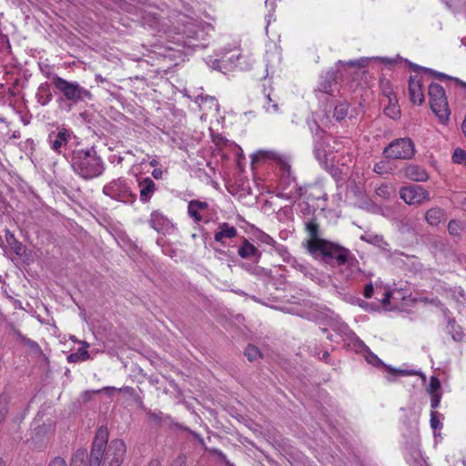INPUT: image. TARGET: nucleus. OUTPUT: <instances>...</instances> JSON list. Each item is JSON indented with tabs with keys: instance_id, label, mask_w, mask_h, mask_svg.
Here are the masks:
<instances>
[{
	"instance_id": "nucleus-1",
	"label": "nucleus",
	"mask_w": 466,
	"mask_h": 466,
	"mask_svg": "<svg viewBox=\"0 0 466 466\" xmlns=\"http://www.w3.org/2000/svg\"><path fill=\"white\" fill-rule=\"evenodd\" d=\"M108 441V431L106 427H100L94 438L90 455L86 450L78 449L71 458L70 466H121L126 456L127 448L122 440H113L106 448ZM47 466H67L61 457H55Z\"/></svg>"
},
{
	"instance_id": "nucleus-2",
	"label": "nucleus",
	"mask_w": 466,
	"mask_h": 466,
	"mask_svg": "<svg viewBox=\"0 0 466 466\" xmlns=\"http://www.w3.org/2000/svg\"><path fill=\"white\" fill-rule=\"evenodd\" d=\"M69 162L74 173L85 180L98 177L105 171L104 161L94 147L73 150Z\"/></svg>"
},
{
	"instance_id": "nucleus-3",
	"label": "nucleus",
	"mask_w": 466,
	"mask_h": 466,
	"mask_svg": "<svg viewBox=\"0 0 466 466\" xmlns=\"http://www.w3.org/2000/svg\"><path fill=\"white\" fill-rule=\"evenodd\" d=\"M314 258H320L323 262L338 267L345 265L348 248L326 240L319 243H312L311 252Z\"/></svg>"
},
{
	"instance_id": "nucleus-4",
	"label": "nucleus",
	"mask_w": 466,
	"mask_h": 466,
	"mask_svg": "<svg viewBox=\"0 0 466 466\" xmlns=\"http://www.w3.org/2000/svg\"><path fill=\"white\" fill-rule=\"evenodd\" d=\"M56 90L62 95V98L76 105L86 99H92V94L87 89L81 86L77 82L67 81L57 75L51 78Z\"/></svg>"
},
{
	"instance_id": "nucleus-5",
	"label": "nucleus",
	"mask_w": 466,
	"mask_h": 466,
	"mask_svg": "<svg viewBox=\"0 0 466 466\" xmlns=\"http://www.w3.org/2000/svg\"><path fill=\"white\" fill-rule=\"evenodd\" d=\"M428 95L432 112L441 124H447L451 111L443 87L437 83H431L429 86Z\"/></svg>"
},
{
	"instance_id": "nucleus-6",
	"label": "nucleus",
	"mask_w": 466,
	"mask_h": 466,
	"mask_svg": "<svg viewBox=\"0 0 466 466\" xmlns=\"http://www.w3.org/2000/svg\"><path fill=\"white\" fill-rule=\"evenodd\" d=\"M415 145L410 137L392 140L383 150V155L390 159H411L415 155Z\"/></svg>"
},
{
	"instance_id": "nucleus-7",
	"label": "nucleus",
	"mask_w": 466,
	"mask_h": 466,
	"mask_svg": "<svg viewBox=\"0 0 466 466\" xmlns=\"http://www.w3.org/2000/svg\"><path fill=\"white\" fill-rule=\"evenodd\" d=\"M103 193L113 199L124 203H133L136 200L134 194L125 179H114L103 187Z\"/></svg>"
},
{
	"instance_id": "nucleus-8",
	"label": "nucleus",
	"mask_w": 466,
	"mask_h": 466,
	"mask_svg": "<svg viewBox=\"0 0 466 466\" xmlns=\"http://www.w3.org/2000/svg\"><path fill=\"white\" fill-rule=\"evenodd\" d=\"M400 197L408 205H420L431 199L429 192L417 185L401 187Z\"/></svg>"
},
{
	"instance_id": "nucleus-9",
	"label": "nucleus",
	"mask_w": 466,
	"mask_h": 466,
	"mask_svg": "<svg viewBox=\"0 0 466 466\" xmlns=\"http://www.w3.org/2000/svg\"><path fill=\"white\" fill-rule=\"evenodd\" d=\"M258 154L264 159H272L277 162L281 172V179L287 185L295 181V177L291 176V167L289 164V157L288 156H282L274 151H259Z\"/></svg>"
},
{
	"instance_id": "nucleus-10",
	"label": "nucleus",
	"mask_w": 466,
	"mask_h": 466,
	"mask_svg": "<svg viewBox=\"0 0 466 466\" xmlns=\"http://www.w3.org/2000/svg\"><path fill=\"white\" fill-rule=\"evenodd\" d=\"M71 138V131L62 127L57 132H51L48 135V143L52 150L57 154L62 153V148Z\"/></svg>"
},
{
	"instance_id": "nucleus-11",
	"label": "nucleus",
	"mask_w": 466,
	"mask_h": 466,
	"mask_svg": "<svg viewBox=\"0 0 466 466\" xmlns=\"http://www.w3.org/2000/svg\"><path fill=\"white\" fill-rule=\"evenodd\" d=\"M305 229L309 236L305 242V247L309 253H310L312 243L324 242L326 239L320 238V227L316 218L308 220L305 223Z\"/></svg>"
},
{
	"instance_id": "nucleus-12",
	"label": "nucleus",
	"mask_w": 466,
	"mask_h": 466,
	"mask_svg": "<svg viewBox=\"0 0 466 466\" xmlns=\"http://www.w3.org/2000/svg\"><path fill=\"white\" fill-rule=\"evenodd\" d=\"M139 198L143 203H147L157 191V186L150 177H138Z\"/></svg>"
},
{
	"instance_id": "nucleus-13",
	"label": "nucleus",
	"mask_w": 466,
	"mask_h": 466,
	"mask_svg": "<svg viewBox=\"0 0 466 466\" xmlns=\"http://www.w3.org/2000/svg\"><path fill=\"white\" fill-rule=\"evenodd\" d=\"M403 173L406 178L416 181L425 182L429 179V174L426 169L416 164H408L403 168Z\"/></svg>"
},
{
	"instance_id": "nucleus-14",
	"label": "nucleus",
	"mask_w": 466,
	"mask_h": 466,
	"mask_svg": "<svg viewBox=\"0 0 466 466\" xmlns=\"http://www.w3.org/2000/svg\"><path fill=\"white\" fill-rule=\"evenodd\" d=\"M409 95L413 104L420 105L424 101L421 83L417 76H410L409 81Z\"/></svg>"
},
{
	"instance_id": "nucleus-15",
	"label": "nucleus",
	"mask_w": 466,
	"mask_h": 466,
	"mask_svg": "<svg viewBox=\"0 0 466 466\" xmlns=\"http://www.w3.org/2000/svg\"><path fill=\"white\" fill-rule=\"evenodd\" d=\"M238 231L235 227L230 226L227 222L218 225V230L214 235V239L217 242L224 243L226 238L231 239L237 237Z\"/></svg>"
},
{
	"instance_id": "nucleus-16",
	"label": "nucleus",
	"mask_w": 466,
	"mask_h": 466,
	"mask_svg": "<svg viewBox=\"0 0 466 466\" xmlns=\"http://www.w3.org/2000/svg\"><path fill=\"white\" fill-rule=\"evenodd\" d=\"M208 205L207 202L199 201V200H191L187 205V212L190 218L194 219L195 222H200L202 220V217L199 214L200 210L208 209Z\"/></svg>"
},
{
	"instance_id": "nucleus-17",
	"label": "nucleus",
	"mask_w": 466,
	"mask_h": 466,
	"mask_svg": "<svg viewBox=\"0 0 466 466\" xmlns=\"http://www.w3.org/2000/svg\"><path fill=\"white\" fill-rule=\"evenodd\" d=\"M425 219L431 226H438L445 220V211L441 208H431L425 214Z\"/></svg>"
},
{
	"instance_id": "nucleus-18",
	"label": "nucleus",
	"mask_w": 466,
	"mask_h": 466,
	"mask_svg": "<svg viewBox=\"0 0 466 466\" xmlns=\"http://www.w3.org/2000/svg\"><path fill=\"white\" fill-rule=\"evenodd\" d=\"M52 97L53 96L48 83L46 82L41 84L38 86L37 92L35 94L37 103H39L41 106H46L52 100Z\"/></svg>"
},
{
	"instance_id": "nucleus-19",
	"label": "nucleus",
	"mask_w": 466,
	"mask_h": 466,
	"mask_svg": "<svg viewBox=\"0 0 466 466\" xmlns=\"http://www.w3.org/2000/svg\"><path fill=\"white\" fill-rule=\"evenodd\" d=\"M446 330L451 336L454 341L461 342L463 340V329L460 325L457 324L454 319H449Z\"/></svg>"
},
{
	"instance_id": "nucleus-20",
	"label": "nucleus",
	"mask_w": 466,
	"mask_h": 466,
	"mask_svg": "<svg viewBox=\"0 0 466 466\" xmlns=\"http://www.w3.org/2000/svg\"><path fill=\"white\" fill-rule=\"evenodd\" d=\"M188 46L195 47L198 46V40L203 38L204 31L195 24L188 25Z\"/></svg>"
},
{
	"instance_id": "nucleus-21",
	"label": "nucleus",
	"mask_w": 466,
	"mask_h": 466,
	"mask_svg": "<svg viewBox=\"0 0 466 466\" xmlns=\"http://www.w3.org/2000/svg\"><path fill=\"white\" fill-rule=\"evenodd\" d=\"M238 253L242 258H251L260 255L258 248L246 238H244Z\"/></svg>"
},
{
	"instance_id": "nucleus-22",
	"label": "nucleus",
	"mask_w": 466,
	"mask_h": 466,
	"mask_svg": "<svg viewBox=\"0 0 466 466\" xmlns=\"http://www.w3.org/2000/svg\"><path fill=\"white\" fill-rule=\"evenodd\" d=\"M149 224L152 228L160 232L167 226L168 220L160 212L154 211L151 214Z\"/></svg>"
},
{
	"instance_id": "nucleus-23",
	"label": "nucleus",
	"mask_w": 466,
	"mask_h": 466,
	"mask_svg": "<svg viewBox=\"0 0 466 466\" xmlns=\"http://www.w3.org/2000/svg\"><path fill=\"white\" fill-rule=\"evenodd\" d=\"M5 239L7 244L16 255L21 256L25 252V246L19 242L15 238V235L8 229H5Z\"/></svg>"
},
{
	"instance_id": "nucleus-24",
	"label": "nucleus",
	"mask_w": 466,
	"mask_h": 466,
	"mask_svg": "<svg viewBox=\"0 0 466 466\" xmlns=\"http://www.w3.org/2000/svg\"><path fill=\"white\" fill-rule=\"evenodd\" d=\"M366 360L369 363H370L371 365L373 366H383L387 369H389L390 370L397 373V374H400V375H410L411 374V372L408 371V370H392V369H390L389 367H387L382 361L381 360H380L378 358L377 355H375L374 353L372 352H368L367 356H366Z\"/></svg>"
},
{
	"instance_id": "nucleus-25",
	"label": "nucleus",
	"mask_w": 466,
	"mask_h": 466,
	"mask_svg": "<svg viewBox=\"0 0 466 466\" xmlns=\"http://www.w3.org/2000/svg\"><path fill=\"white\" fill-rule=\"evenodd\" d=\"M90 358L88 351L86 349H78L76 352H73L67 356L69 363H76L78 361L87 360Z\"/></svg>"
},
{
	"instance_id": "nucleus-26",
	"label": "nucleus",
	"mask_w": 466,
	"mask_h": 466,
	"mask_svg": "<svg viewBox=\"0 0 466 466\" xmlns=\"http://www.w3.org/2000/svg\"><path fill=\"white\" fill-rule=\"evenodd\" d=\"M335 81L334 73H328L323 81L319 84L318 89L326 94L331 92L333 82Z\"/></svg>"
},
{
	"instance_id": "nucleus-27",
	"label": "nucleus",
	"mask_w": 466,
	"mask_h": 466,
	"mask_svg": "<svg viewBox=\"0 0 466 466\" xmlns=\"http://www.w3.org/2000/svg\"><path fill=\"white\" fill-rule=\"evenodd\" d=\"M349 106H350L347 102L339 103L338 105L335 106L333 116L338 121L344 119L348 115Z\"/></svg>"
},
{
	"instance_id": "nucleus-28",
	"label": "nucleus",
	"mask_w": 466,
	"mask_h": 466,
	"mask_svg": "<svg viewBox=\"0 0 466 466\" xmlns=\"http://www.w3.org/2000/svg\"><path fill=\"white\" fill-rule=\"evenodd\" d=\"M314 155L321 165H327V151L321 143H316L314 147Z\"/></svg>"
},
{
	"instance_id": "nucleus-29",
	"label": "nucleus",
	"mask_w": 466,
	"mask_h": 466,
	"mask_svg": "<svg viewBox=\"0 0 466 466\" xmlns=\"http://www.w3.org/2000/svg\"><path fill=\"white\" fill-rule=\"evenodd\" d=\"M244 354L249 361H254L257 359L262 357V354L258 348L254 345H248L246 348Z\"/></svg>"
},
{
	"instance_id": "nucleus-30",
	"label": "nucleus",
	"mask_w": 466,
	"mask_h": 466,
	"mask_svg": "<svg viewBox=\"0 0 466 466\" xmlns=\"http://www.w3.org/2000/svg\"><path fill=\"white\" fill-rule=\"evenodd\" d=\"M21 340L24 343V345L26 346L35 355L43 354V351L37 342L25 337H22Z\"/></svg>"
},
{
	"instance_id": "nucleus-31",
	"label": "nucleus",
	"mask_w": 466,
	"mask_h": 466,
	"mask_svg": "<svg viewBox=\"0 0 466 466\" xmlns=\"http://www.w3.org/2000/svg\"><path fill=\"white\" fill-rule=\"evenodd\" d=\"M345 265H347L352 271H360L358 259L349 249L348 254L346 255Z\"/></svg>"
},
{
	"instance_id": "nucleus-32",
	"label": "nucleus",
	"mask_w": 466,
	"mask_h": 466,
	"mask_svg": "<svg viewBox=\"0 0 466 466\" xmlns=\"http://www.w3.org/2000/svg\"><path fill=\"white\" fill-rule=\"evenodd\" d=\"M452 161L457 164H466V152L461 148H456L452 155Z\"/></svg>"
},
{
	"instance_id": "nucleus-33",
	"label": "nucleus",
	"mask_w": 466,
	"mask_h": 466,
	"mask_svg": "<svg viewBox=\"0 0 466 466\" xmlns=\"http://www.w3.org/2000/svg\"><path fill=\"white\" fill-rule=\"evenodd\" d=\"M449 233L452 236H458L462 230L461 224L458 221L451 220L448 225Z\"/></svg>"
},
{
	"instance_id": "nucleus-34",
	"label": "nucleus",
	"mask_w": 466,
	"mask_h": 466,
	"mask_svg": "<svg viewBox=\"0 0 466 466\" xmlns=\"http://www.w3.org/2000/svg\"><path fill=\"white\" fill-rule=\"evenodd\" d=\"M441 388V382L437 377H431L430 380V384L428 388V391L431 394L437 393L436 391Z\"/></svg>"
},
{
	"instance_id": "nucleus-35",
	"label": "nucleus",
	"mask_w": 466,
	"mask_h": 466,
	"mask_svg": "<svg viewBox=\"0 0 466 466\" xmlns=\"http://www.w3.org/2000/svg\"><path fill=\"white\" fill-rule=\"evenodd\" d=\"M206 451L213 455H216L224 464H226L227 461H229L227 459V456L218 449L206 447Z\"/></svg>"
},
{
	"instance_id": "nucleus-36",
	"label": "nucleus",
	"mask_w": 466,
	"mask_h": 466,
	"mask_svg": "<svg viewBox=\"0 0 466 466\" xmlns=\"http://www.w3.org/2000/svg\"><path fill=\"white\" fill-rule=\"evenodd\" d=\"M414 70H425V71H429L430 73H431L432 75H434L435 76H437L439 79H453L452 77L443 74V73H439V72H435L431 69H427V68H422L421 66H416L415 67H413Z\"/></svg>"
},
{
	"instance_id": "nucleus-37",
	"label": "nucleus",
	"mask_w": 466,
	"mask_h": 466,
	"mask_svg": "<svg viewBox=\"0 0 466 466\" xmlns=\"http://www.w3.org/2000/svg\"><path fill=\"white\" fill-rule=\"evenodd\" d=\"M374 172L378 174H384L387 172V163L385 161H380L374 165L373 168Z\"/></svg>"
},
{
	"instance_id": "nucleus-38",
	"label": "nucleus",
	"mask_w": 466,
	"mask_h": 466,
	"mask_svg": "<svg viewBox=\"0 0 466 466\" xmlns=\"http://www.w3.org/2000/svg\"><path fill=\"white\" fill-rule=\"evenodd\" d=\"M431 395V409L434 410L440 405L441 396L440 393H433Z\"/></svg>"
},
{
	"instance_id": "nucleus-39",
	"label": "nucleus",
	"mask_w": 466,
	"mask_h": 466,
	"mask_svg": "<svg viewBox=\"0 0 466 466\" xmlns=\"http://www.w3.org/2000/svg\"><path fill=\"white\" fill-rule=\"evenodd\" d=\"M431 426L432 429H438L441 427V422L437 418V413L435 411H431Z\"/></svg>"
},
{
	"instance_id": "nucleus-40",
	"label": "nucleus",
	"mask_w": 466,
	"mask_h": 466,
	"mask_svg": "<svg viewBox=\"0 0 466 466\" xmlns=\"http://www.w3.org/2000/svg\"><path fill=\"white\" fill-rule=\"evenodd\" d=\"M384 250L387 253V258H391L393 260L398 259L400 256H404L403 252H400V251H398V250H395L393 252H391L390 250H388L386 248Z\"/></svg>"
},
{
	"instance_id": "nucleus-41",
	"label": "nucleus",
	"mask_w": 466,
	"mask_h": 466,
	"mask_svg": "<svg viewBox=\"0 0 466 466\" xmlns=\"http://www.w3.org/2000/svg\"><path fill=\"white\" fill-rule=\"evenodd\" d=\"M377 195L385 198H389L390 191L388 186H381L377 189Z\"/></svg>"
},
{
	"instance_id": "nucleus-42",
	"label": "nucleus",
	"mask_w": 466,
	"mask_h": 466,
	"mask_svg": "<svg viewBox=\"0 0 466 466\" xmlns=\"http://www.w3.org/2000/svg\"><path fill=\"white\" fill-rule=\"evenodd\" d=\"M374 292V289L371 283L367 284L364 287L363 296L367 299H370L372 297Z\"/></svg>"
},
{
	"instance_id": "nucleus-43",
	"label": "nucleus",
	"mask_w": 466,
	"mask_h": 466,
	"mask_svg": "<svg viewBox=\"0 0 466 466\" xmlns=\"http://www.w3.org/2000/svg\"><path fill=\"white\" fill-rule=\"evenodd\" d=\"M384 112L387 116H390L391 118H395L399 115V110H397L395 106L386 107L384 109Z\"/></svg>"
},
{
	"instance_id": "nucleus-44",
	"label": "nucleus",
	"mask_w": 466,
	"mask_h": 466,
	"mask_svg": "<svg viewBox=\"0 0 466 466\" xmlns=\"http://www.w3.org/2000/svg\"><path fill=\"white\" fill-rule=\"evenodd\" d=\"M162 412H148V416L151 420H155L157 423H161L162 421Z\"/></svg>"
},
{
	"instance_id": "nucleus-45",
	"label": "nucleus",
	"mask_w": 466,
	"mask_h": 466,
	"mask_svg": "<svg viewBox=\"0 0 466 466\" xmlns=\"http://www.w3.org/2000/svg\"><path fill=\"white\" fill-rule=\"evenodd\" d=\"M179 428L183 429L184 431H189L198 441L199 444L202 445L206 449L205 441L199 434H198L197 432H194L192 431H189L187 428H183L181 426H179Z\"/></svg>"
},
{
	"instance_id": "nucleus-46",
	"label": "nucleus",
	"mask_w": 466,
	"mask_h": 466,
	"mask_svg": "<svg viewBox=\"0 0 466 466\" xmlns=\"http://www.w3.org/2000/svg\"><path fill=\"white\" fill-rule=\"evenodd\" d=\"M179 428L183 429L184 431H189L198 441L199 444L202 445L206 449L205 441L199 434H198L197 432H194L192 431H189L187 428H183L181 426H179Z\"/></svg>"
},
{
	"instance_id": "nucleus-47",
	"label": "nucleus",
	"mask_w": 466,
	"mask_h": 466,
	"mask_svg": "<svg viewBox=\"0 0 466 466\" xmlns=\"http://www.w3.org/2000/svg\"><path fill=\"white\" fill-rule=\"evenodd\" d=\"M179 428L183 429L184 431H189L198 441L199 444L202 445L206 449L205 441L199 434H198L197 432H194L192 431H189L187 428H183L181 426H179Z\"/></svg>"
},
{
	"instance_id": "nucleus-48",
	"label": "nucleus",
	"mask_w": 466,
	"mask_h": 466,
	"mask_svg": "<svg viewBox=\"0 0 466 466\" xmlns=\"http://www.w3.org/2000/svg\"><path fill=\"white\" fill-rule=\"evenodd\" d=\"M179 428L183 429L184 431H189L198 441L199 444L202 445L206 449L205 441L199 434H198L197 432H194L192 431H189L187 428H183L181 426H179Z\"/></svg>"
},
{
	"instance_id": "nucleus-49",
	"label": "nucleus",
	"mask_w": 466,
	"mask_h": 466,
	"mask_svg": "<svg viewBox=\"0 0 466 466\" xmlns=\"http://www.w3.org/2000/svg\"><path fill=\"white\" fill-rule=\"evenodd\" d=\"M6 411V403L4 400L0 399V420L5 417Z\"/></svg>"
},
{
	"instance_id": "nucleus-50",
	"label": "nucleus",
	"mask_w": 466,
	"mask_h": 466,
	"mask_svg": "<svg viewBox=\"0 0 466 466\" xmlns=\"http://www.w3.org/2000/svg\"><path fill=\"white\" fill-rule=\"evenodd\" d=\"M313 128L316 129V134L315 136H319V138L322 137V134H323V130L320 129L319 126L318 125V123L316 121H313L311 126H310V129L313 131Z\"/></svg>"
},
{
	"instance_id": "nucleus-51",
	"label": "nucleus",
	"mask_w": 466,
	"mask_h": 466,
	"mask_svg": "<svg viewBox=\"0 0 466 466\" xmlns=\"http://www.w3.org/2000/svg\"><path fill=\"white\" fill-rule=\"evenodd\" d=\"M347 65H349L350 66L361 67V66H364V60L360 59V60H356V61H349L347 63Z\"/></svg>"
},
{
	"instance_id": "nucleus-52",
	"label": "nucleus",
	"mask_w": 466,
	"mask_h": 466,
	"mask_svg": "<svg viewBox=\"0 0 466 466\" xmlns=\"http://www.w3.org/2000/svg\"><path fill=\"white\" fill-rule=\"evenodd\" d=\"M163 171L160 168H155L152 171V177L156 179L162 178Z\"/></svg>"
},
{
	"instance_id": "nucleus-53",
	"label": "nucleus",
	"mask_w": 466,
	"mask_h": 466,
	"mask_svg": "<svg viewBox=\"0 0 466 466\" xmlns=\"http://www.w3.org/2000/svg\"><path fill=\"white\" fill-rule=\"evenodd\" d=\"M100 390H96V391H93V392H90V391H86L84 394H83V399L85 401H87L91 399V396L93 393L95 392H99Z\"/></svg>"
},
{
	"instance_id": "nucleus-54",
	"label": "nucleus",
	"mask_w": 466,
	"mask_h": 466,
	"mask_svg": "<svg viewBox=\"0 0 466 466\" xmlns=\"http://www.w3.org/2000/svg\"><path fill=\"white\" fill-rule=\"evenodd\" d=\"M390 292H385L384 298L382 299V304L385 305L390 302Z\"/></svg>"
},
{
	"instance_id": "nucleus-55",
	"label": "nucleus",
	"mask_w": 466,
	"mask_h": 466,
	"mask_svg": "<svg viewBox=\"0 0 466 466\" xmlns=\"http://www.w3.org/2000/svg\"><path fill=\"white\" fill-rule=\"evenodd\" d=\"M295 268H298L301 272H303L306 269V267L304 265L297 263V262H296Z\"/></svg>"
},
{
	"instance_id": "nucleus-56",
	"label": "nucleus",
	"mask_w": 466,
	"mask_h": 466,
	"mask_svg": "<svg viewBox=\"0 0 466 466\" xmlns=\"http://www.w3.org/2000/svg\"><path fill=\"white\" fill-rule=\"evenodd\" d=\"M101 390H104V391H118V390H121L120 389H116L114 387H112V388L106 387V388L102 389Z\"/></svg>"
},
{
	"instance_id": "nucleus-57",
	"label": "nucleus",
	"mask_w": 466,
	"mask_h": 466,
	"mask_svg": "<svg viewBox=\"0 0 466 466\" xmlns=\"http://www.w3.org/2000/svg\"><path fill=\"white\" fill-rule=\"evenodd\" d=\"M454 80L456 81V83L458 85H460L461 86H462V87H464L466 89V82H463V81H461V80H460L458 78H454Z\"/></svg>"
},
{
	"instance_id": "nucleus-58",
	"label": "nucleus",
	"mask_w": 466,
	"mask_h": 466,
	"mask_svg": "<svg viewBox=\"0 0 466 466\" xmlns=\"http://www.w3.org/2000/svg\"><path fill=\"white\" fill-rule=\"evenodd\" d=\"M381 241H382V238H381V237H380V236H375V237L373 238V239H372V240H370V242H373V243H379V242H381Z\"/></svg>"
},
{
	"instance_id": "nucleus-59",
	"label": "nucleus",
	"mask_w": 466,
	"mask_h": 466,
	"mask_svg": "<svg viewBox=\"0 0 466 466\" xmlns=\"http://www.w3.org/2000/svg\"><path fill=\"white\" fill-rule=\"evenodd\" d=\"M79 343L82 345L80 349H86L87 350V348H89V343L86 341H79Z\"/></svg>"
},
{
	"instance_id": "nucleus-60",
	"label": "nucleus",
	"mask_w": 466,
	"mask_h": 466,
	"mask_svg": "<svg viewBox=\"0 0 466 466\" xmlns=\"http://www.w3.org/2000/svg\"><path fill=\"white\" fill-rule=\"evenodd\" d=\"M329 356V351L325 350L321 357H319L320 360H326L328 357Z\"/></svg>"
},
{
	"instance_id": "nucleus-61",
	"label": "nucleus",
	"mask_w": 466,
	"mask_h": 466,
	"mask_svg": "<svg viewBox=\"0 0 466 466\" xmlns=\"http://www.w3.org/2000/svg\"><path fill=\"white\" fill-rule=\"evenodd\" d=\"M272 109L274 110V112H279V105L277 102H274L271 106Z\"/></svg>"
},
{
	"instance_id": "nucleus-62",
	"label": "nucleus",
	"mask_w": 466,
	"mask_h": 466,
	"mask_svg": "<svg viewBox=\"0 0 466 466\" xmlns=\"http://www.w3.org/2000/svg\"><path fill=\"white\" fill-rule=\"evenodd\" d=\"M461 205L463 209L466 210V198L462 201Z\"/></svg>"
},
{
	"instance_id": "nucleus-63",
	"label": "nucleus",
	"mask_w": 466,
	"mask_h": 466,
	"mask_svg": "<svg viewBox=\"0 0 466 466\" xmlns=\"http://www.w3.org/2000/svg\"><path fill=\"white\" fill-rule=\"evenodd\" d=\"M267 99H268V102H273V103L275 102V101H273V99L270 97V95H268V96H267Z\"/></svg>"
},
{
	"instance_id": "nucleus-64",
	"label": "nucleus",
	"mask_w": 466,
	"mask_h": 466,
	"mask_svg": "<svg viewBox=\"0 0 466 466\" xmlns=\"http://www.w3.org/2000/svg\"><path fill=\"white\" fill-rule=\"evenodd\" d=\"M225 466H235L233 463H231L230 461H227V463L225 464Z\"/></svg>"
}]
</instances>
